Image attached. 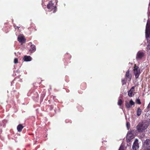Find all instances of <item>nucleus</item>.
I'll return each mask as SVG.
<instances>
[{
	"label": "nucleus",
	"instance_id": "1a4fd4ad",
	"mask_svg": "<svg viewBox=\"0 0 150 150\" xmlns=\"http://www.w3.org/2000/svg\"><path fill=\"white\" fill-rule=\"evenodd\" d=\"M134 102L132 100H130L129 103L127 101L125 102V107L128 109H129L132 105H134Z\"/></svg>",
	"mask_w": 150,
	"mask_h": 150
},
{
	"label": "nucleus",
	"instance_id": "0eeeda50",
	"mask_svg": "<svg viewBox=\"0 0 150 150\" xmlns=\"http://www.w3.org/2000/svg\"><path fill=\"white\" fill-rule=\"evenodd\" d=\"M47 8L49 9H54V12L56 11L55 6L53 4L51 1L49 2L47 6Z\"/></svg>",
	"mask_w": 150,
	"mask_h": 150
},
{
	"label": "nucleus",
	"instance_id": "7ed1b4c3",
	"mask_svg": "<svg viewBox=\"0 0 150 150\" xmlns=\"http://www.w3.org/2000/svg\"><path fill=\"white\" fill-rule=\"evenodd\" d=\"M143 150H150V140L147 139L143 144Z\"/></svg>",
	"mask_w": 150,
	"mask_h": 150
},
{
	"label": "nucleus",
	"instance_id": "6e6552de",
	"mask_svg": "<svg viewBox=\"0 0 150 150\" xmlns=\"http://www.w3.org/2000/svg\"><path fill=\"white\" fill-rule=\"evenodd\" d=\"M127 142H129L134 137V135L130 131L128 132L127 136Z\"/></svg>",
	"mask_w": 150,
	"mask_h": 150
},
{
	"label": "nucleus",
	"instance_id": "a211bd4d",
	"mask_svg": "<svg viewBox=\"0 0 150 150\" xmlns=\"http://www.w3.org/2000/svg\"><path fill=\"white\" fill-rule=\"evenodd\" d=\"M136 102L138 104H140L141 103L140 100L139 99H137L136 100Z\"/></svg>",
	"mask_w": 150,
	"mask_h": 150
},
{
	"label": "nucleus",
	"instance_id": "dca6fc26",
	"mask_svg": "<svg viewBox=\"0 0 150 150\" xmlns=\"http://www.w3.org/2000/svg\"><path fill=\"white\" fill-rule=\"evenodd\" d=\"M142 112V110L139 107H138L137 108V115L138 116H140Z\"/></svg>",
	"mask_w": 150,
	"mask_h": 150
},
{
	"label": "nucleus",
	"instance_id": "39448f33",
	"mask_svg": "<svg viewBox=\"0 0 150 150\" xmlns=\"http://www.w3.org/2000/svg\"><path fill=\"white\" fill-rule=\"evenodd\" d=\"M144 55V53L141 51H138L136 54V59L137 60L142 59Z\"/></svg>",
	"mask_w": 150,
	"mask_h": 150
},
{
	"label": "nucleus",
	"instance_id": "ddd939ff",
	"mask_svg": "<svg viewBox=\"0 0 150 150\" xmlns=\"http://www.w3.org/2000/svg\"><path fill=\"white\" fill-rule=\"evenodd\" d=\"M24 61H30L31 60L32 58L30 56H25L23 58Z\"/></svg>",
	"mask_w": 150,
	"mask_h": 150
},
{
	"label": "nucleus",
	"instance_id": "aec40b11",
	"mask_svg": "<svg viewBox=\"0 0 150 150\" xmlns=\"http://www.w3.org/2000/svg\"><path fill=\"white\" fill-rule=\"evenodd\" d=\"M18 60L17 58H15L14 59V62L15 64H16L18 63Z\"/></svg>",
	"mask_w": 150,
	"mask_h": 150
},
{
	"label": "nucleus",
	"instance_id": "5701e85b",
	"mask_svg": "<svg viewBox=\"0 0 150 150\" xmlns=\"http://www.w3.org/2000/svg\"><path fill=\"white\" fill-rule=\"evenodd\" d=\"M119 150H123V147L121 146Z\"/></svg>",
	"mask_w": 150,
	"mask_h": 150
},
{
	"label": "nucleus",
	"instance_id": "423d86ee",
	"mask_svg": "<svg viewBox=\"0 0 150 150\" xmlns=\"http://www.w3.org/2000/svg\"><path fill=\"white\" fill-rule=\"evenodd\" d=\"M135 87H132L128 91V96L131 97L133 96L134 95Z\"/></svg>",
	"mask_w": 150,
	"mask_h": 150
},
{
	"label": "nucleus",
	"instance_id": "412c9836",
	"mask_svg": "<svg viewBox=\"0 0 150 150\" xmlns=\"http://www.w3.org/2000/svg\"><path fill=\"white\" fill-rule=\"evenodd\" d=\"M122 84L124 85L126 84V82H125V79H123L122 80Z\"/></svg>",
	"mask_w": 150,
	"mask_h": 150
},
{
	"label": "nucleus",
	"instance_id": "4468645a",
	"mask_svg": "<svg viewBox=\"0 0 150 150\" xmlns=\"http://www.w3.org/2000/svg\"><path fill=\"white\" fill-rule=\"evenodd\" d=\"M31 49L30 50V51L31 52H34L36 50V48L35 46L34 45H31Z\"/></svg>",
	"mask_w": 150,
	"mask_h": 150
},
{
	"label": "nucleus",
	"instance_id": "9d476101",
	"mask_svg": "<svg viewBox=\"0 0 150 150\" xmlns=\"http://www.w3.org/2000/svg\"><path fill=\"white\" fill-rule=\"evenodd\" d=\"M139 147L138 140L137 139H136L132 147V150H137Z\"/></svg>",
	"mask_w": 150,
	"mask_h": 150
},
{
	"label": "nucleus",
	"instance_id": "9b49d317",
	"mask_svg": "<svg viewBox=\"0 0 150 150\" xmlns=\"http://www.w3.org/2000/svg\"><path fill=\"white\" fill-rule=\"evenodd\" d=\"M18 39V41L21 43H24L25 42V40L22 35H19Z\"/></svg>",
	"mask_w": 150,
	"mask_h": 150
},
{
	"label": "nucleus",
	"instance_id": "2eb2a0df",
	"mask_svg": "<svg viewBox=\"0 0 150 150\" xmlns=\"http://www.w3.org/2000/svg\"><path fill=\"white\" fill-rule=\"evenodd\" d=\"M23 127L21 124L18 125L17 127V129L18 132H21L23 128Z\"/></svg>",
	"mask_w": 150,
	"mask_h": 150
},
{
	"label": "nucleus",
	"instance_id": "20e7f679",
	"mask_svg": "<svg viewBox=\"0 0 150 150\" xmlns=\"http://www.w3.org/2000/svg\"><path fill=\"white\" fill-rule=\"evenodd\" d=\"M133 71L136 78H137L140 73V70L139 67L136 66L135 65L133 69Z\"/></svg>",
	"mask_w": 150,
	"mask_h": 150
},
{
	"label": "nucleus",
	"instance_id": "f3484780",
	"mask_svg": "<svg viewBox=\"0 0 150 150\" xmlns=\"http://www.w3.org/2000/svg\"><path fill=\"white\" fill-rule=\"evenodd\" d=\"M122 103V101L121 99H119L118 102V104L119 105H121Z\"/></svg>",
	"mask_w": 150,
	"mask_h": 150
},
{
	"label": "nucleus",
	"instance_id": "f03ea898",
	"mask_svg": "<svg viewBox=\"0 0 150 150\" xmlns=\"http://www.w3.org/2000/svg\"><path fill=\"white\" fill-rule=\"evenodd\" d=\"M146 36L147 38L150 35V21L148 20L147 23L146 29Z\"/></svg>",
	"mask_w": 150,
	"mask_h": 150
},
{
	"label": "nucleus",
	"instance_id": "f8f14e48",
	"mask_svg": "<svg viewBox=\"0 0 150 150\" xmlns=\"http://www.w3.org/2000/svg\"><path fill=\"white\" fill-rule=\"evenodd\" d=\"M129 71L128 70L126 73L125 77L126 79H128L129 81H130L132 78V75L129 73Z\"/></svg>",
	"mask_w": 150,
	"mask_h": 150
},
{
	"label": "nucleus",
	"instance_id": "f257e3e1",
	"mask_svg": "<svg viewBox=\"0 0 150 150\" xmlns=\"http://www.w3.org/2000/svg\"><path fill=\"white\" fill-rule=\"evenodd\" d=\"M148 125L146 122H142L139 123L137 126V131L139 132H142L144 129L147 127Z\"/></svg>",
	"mask_w": 150,
	"mask_h": 150
},
{
	"label": "nucleus",
	"instance_id": "6ab92c4d",
	"mask_svg": "<svg viewBox=\"0 0 150 150\" xmlns=\"http://www.w3.org/2000/svg\"><path fill=\"white\" fill-rule=\"evenodd\" d=\"M147 50H150V42L149 43L147 46Z\"/></svg>",
	"mask_w": 150,
	"mask_h": 150
},
{
	"label": "nucleus",
	"instance_id": "4be33fe9",
	"mask_svg": "<svg viewBox=\"0 0 150 150\" xmlns=\"http://www.w3.org/2000/svg\"><path fill=\"white\" fill-rule=\"evenodd\" d=\"M127 126L128 129H129V123H127Z\"/></svg>",
	"mask_w": 150,
	"mask_h": 150
},
{
	"label": "nucleus",
	"instance_id": "b1692460",
	"mask_svg": "<svg viewBox=\"0 0 150 150\" xmlns=\"http://www.w3.org/2000/svg\"><path fill=\"white\" fill-rule=\"evenodd\" d=\"M149 16H150V12H149Z\"/></svg>",
	"mask_w": 150,
	"mask_h": 150
}]
</instances>
